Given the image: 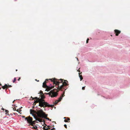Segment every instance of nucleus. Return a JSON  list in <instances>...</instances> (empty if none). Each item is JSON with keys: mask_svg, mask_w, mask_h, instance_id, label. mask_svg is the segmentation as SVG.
I'll return each mask as SVG.
<instances>
[{"mask_svg": "<svg viewBox=\"0 0 130 130\" xmlns=\"http://www.w3.org/2000/svg\"><path fill=\"white\" fill-rule=\"evenodd\" d=\"M49 80H51L52 82H53L54 84L55 85L57 86V89H54L53 90H51L50 92L47 93V94L49 95L52 97H55L57 96L58 95L57 92H58L57 89L61 90V91H65L66 90V86L68 85V81L67 80H64V82H63V80L61 79L60 80V81H57V80L55 78L50 79Z\"/></svg>", "mask_w": 130, "mask_h": 130, "instance_id": "obj_1", "label": "nucleus"}, {"mask_svg": "<svg viewBox=\"0 0 130 130\" xmlns=\"http://www.w3.org/2000/svg\"><path fill=\"white\" fill-rule=\"evenodd\" d=\"M30 114L32 115L35 120L40 122L44 121L43 119L44 118L48 120H50L48 118L46 117L47 115L41 109L37 111V112L33 110L30 109Z\"/></svg>", "mask_w": 130, "mask_h": 130, "instance_id": "obj_2", "label": "nucleus"}, {"mask_svg": "<svg viewBox=\"0 0 130 130\" xmlns=\"http://www.w3.org/2000/svg\"><path fill=\"white\" fill-rule=\"evenodd\" d=\"M48 103L44 101H41L39 103V106L41 107H46L48 106Z\"/></svg>", "mask_w": 130, "mask_h": 130, "instance_id": "obj_3", "label": "nucleus"}, {"mask_svg": "<svg viewBox=\"0 0 130 130\" xmlns=\"http://www.w3.org/2000/svg\"><path fill=\"white\" fill-rule=\"evenodd\" d=\"M28 120L27 123H29V124L31 125L32 121V118L30 116L28 117Z\"/></svg>", "mask_w": 130, "mask_h": 130, "instance_id": "obj_4", "label": "nucleus"}, {"mask_svg": "<svg viewBox=\"0 0 130 130\" xmlns=\"http://www.w3.org/2000/svg\"><path fill=\"white\" fill-rule=\"evenodd\" d=\"M115 33H116V36L118 35L120 33V31H119L118 30L116 29L114 30Z\"/></svg>", "mask_w": 130, "mask_h": 130, "instance_id": "obj_5", "label": "nucleus"}, {"mask_svg": "<svg viewBox=\"0 0 130 130\" xmlns=\"http://www.w3.org/2000/svg\"><path fill=\"white\" fill-rule=\"evenodd\" d=\"M48 81V80L47 79H46L45 81L43 83V87H45L46 86V85L45 84Z\"/></svg>", "mask_w": 130, "mask_h": 130, "instance_id": "obj_6", "label": "nucleus"}, {"mask_svg": "<svg viewBox=\"0 0 130 130\" xmlns=\"http://www.w3.org/2000/svg\"><path fill=\"white\" fill-rule=\"evenodd\" d=\"M9 86L11 87V85L10 86H7L6 84L4 86H3L2 87V88L3 89H5V88H8L9 87Z\"/></svg>", "mask_w": 130, "mask_h": 130, "instance_id": "obj_7", "label": "nucleus"}, {"mask_svg": "<svg viewBox=\"0 0 130 130\" xmlns=\"http://www.w3.org/2000/svg\"><path fill=\"white\" fill-rule=\"evenodd\" d=\"M63 93H64V92H63ZM63 94H64V93H63ZM63 95H64V94H62V95L61 96L60 98H59L58 102H60V101H61V100L62 99V98L64 96Z\"/></svg>", "mask_w": 130, "mask_h": 130, "instance_id": "obj_8", "label": "nucleus"}, {"mask_svg": "<svg viewBox=\"0 0 130 130\" xmlns=\"http://www.w3.org/2000/svg\"><path fill=\"white\" fill-rule=\"evenodd\" d=\"M37 122L36 121H32V123L30 125H31L32 126H33V125H34L36 123H37Z\"/></svg>", "mask_w": 130, "mask_h": 130, "instance_id": "obj_9", "label": "nucleus"}, {"mask_svg": "<svg viewBox=\"0 0 130 130\" xmlns=\"http://www.w3.org/2000/svg\"><path fill=\"white\" fill-rule=\"evenodd\" d=\"M79 77L80 78V80L81 81L83 79V78L82 77V75H80V73H79Z\"/></svg>", "mask_w": 130, "mask_h": 130, "instance_id": "obj_10", "label": "nucleus"}, {"mask_svg": "<svg viewBox=\"0 0 130 130\" xmlns=\"http://www.w3.org/2000/svg\"><path fill=\"white\" fill-rule=\"evenodd\" d=\"M43 128L44 130H48L49 129H50V128H49L48 129L45 126Z\"/></svg>", "mask_w": 130, "mask_h": 130, "instance_id": "obj_11", "label": "nucleus"}, {"mask_svg": "<svg viewBox=\"0 0 130 130\" xmlns=\"http://www.w3.org/2000/svg\"><path fill=\"white\" fill-rule=\"evenodd\" d=\"M49 87L51 88V89L53 88L54 86H52L51 84H50V85L49 86Z\"/></svg>", "mask_w": 130, "mask_h": 130, "instance_id": "obj_12", "label": "nucleus"}, {"mask_svg": "<svg viewBox=\"0 0 130 130\" xmlns=\"http://www.w3.org/2000/svg\"><path fill=\"white\" fill-rule=\"evenodd\" d=\"M32 126H33V127H32V128H33L35 129H36L37 128V126H34L33 125Z\"/></svg>", "mask_w": 130, "mask_h": 130, "instance_id": "obj_13", "label": "nucleus"}, {"mask_svg": "<svg viewBox=\"0 0 130 130\" xmlns=\"http://www.w3.org/2000/svg\"><path fill=\"white\" fill-rule=\"evenodd\" d=\"M16 78H14V80L13 81V83H14L15 82V81H16Z\"/></svg>", "mask_w": 130, "mask_h": 130, "instance_id": "obj_14", "label": "nucleus"}, {"mask_svg": "<svg viewBox=\"0 0 130 130\" xmlns=\"http://www.w3.org/2000/svg\"><path fill=\"white\" fill-rule=\"evenodd\" d=\"M5 111L6 112V114H7V113H8V112H9V111L8 110H5Z\"/></svg>", "mask_w": 130, "mask_h": 130, "instance_id": "obj_15", "label": "nucleus"}, {"mask_svg": "<svg viewBox=\"0 0 130 130\" xmlns=\"http://www.w3.org/2000/svg\"><path fill=\"white\" fill-rule=\"evenodd\" d=\"M28 117H26L25 119V120H27V122H28Z\"/></svg>", "mask_w": 130, "mask_h": 130, "instance_id": "obj_16", "label": "nucleus"}, {"mask_svg": "<svg viewBox=\"0 0 130 130\" xmlns=\"http://www.w3.org/2000/svg\"><path fill=\"white\" fill-rule=\"evenodd\" d=\"M89 38H88L87 39V40L86 41V43H87L88 42V41L89 40Z\"/></svg>", "mask_w": 130, "mask_h": 130, "instance_id": "obj_17", "label": "nucleus"}, {"mask_svg": "<svg viewBox=\"0 0 130 130\" xmlns=\"http://www.w3.org/2000/svg\"><path fill=\"white\" fill-rule=\"evenodd\" d=\"M85 86L83 87L82 88V89L83 90H84L85 89Z\"/></svg>", "mask_w": 130, "mask_h": 130, "instance_id": "obj_18", "label": "nucleus"}, {"mask_svg": "<svg viewBox=\"0 0 130 130\" xmlns=\"http://www.w3.org/2000/svg\"><path fill=\"white\" fill-rule=\"evenodd\" d=\"M64 127H65L66 128H67V125H66V124H64Z\"/></svg>", "mask_w": 130, "mask_h": 130, "instance_id": "obj_19", "label": "nucleus"}, {"mask_svg": "<svg viewBox=\"0 0 130 130\" xmlns=\"http://www.w3.org/2000/svg\"><path fill=\"white\" fill-rule=\"evenodd\" d=\"M38 99V98L37 97H35L34 98V99Z\"/></svg>", "mask_w": 130, "mask_h": 130, "instance_id": "obj_20", "label": "nucleus"}, {"mask_svg": "<svg viewBox=\"0 0 130 130\" xmlns=\"http://www.w3.org/2000/svg\"><path fill=\"white\" fill-rule=\"evenodd\" d=\"M64 121L66 122H68V121L66 120H64Z\"/></svg>", "mask_w": 130, "mask_h": 130, "instance_id": "obj_21", "label": "nucleus"}, {"mask_svg": "<svg viewBox=\"0 0 130 130\" xmlns=\"http://www.w3.org/2000/svg\"><path fill=\"white\" fill-rule=\"evenodd\" d=\"M20 79V78H19V79H18V81H19Z\"/></svg>", "mask_w": 130, "mask_h": 130, "instance_id": "obj_22", "label": "nucleus"}, {"mask_svg": "<svg viewBox=\"0 0 130 130\" xmlns=\"http://www.w3.org/2000/svg\"><path fill=\"white\" fill-rule=\"evenodd\" d=\"M22 118H24L25 117V116H23L22 117Z\"/></svg>", "mask_w": 130, "mask_h": 130, "instance_id": "obj_23", "label": "nucleus"}, {"mask_svg": "<svg viewBox=\"0 0 130 130\" xmlns=\"http://www.w3.org/2000/svg\"><path fill=\"white\" fill-rule=\"evenodd\" d=\"M70 120V119L69 118H68L67 120Z\"/></svg>", "mask_w": 130, "mask_h": 130, "instance_id": "obj_24", "label": "nucleus"}, {"mask_svg": "<svg viewBox=\"0 0 130 130\" xmlns=\"http://www.w3.org/2000/svg\"><path fill=\"white\" fill-rule=\"evenodd\" d=\"M15 101V100H14V101H13V103Z\"/></svg>", "mask_w": 130, "mask_h": 130, "instance_id": "obj_25", "label": "nucleus"}, {"mask_svg": "<svg viewBox=\"0 0 130 130\" xmlns=\"http://www.w3.org/2000/svg\"><path fill=\"white\" fill-rule=\"evenodd\" d=\"M13 110H15V109H14V108H13Z\"/></svg>", "mask_w": 130, "mask_h": 130, "instance_id": "obj_26", "label": "nucleus"}, {"mask_svg": "<svg viewBox=\"0 0 130 130\" xmlns=\"http://www.w3.org/2000/svg\"><path fill=\"white\" fill-rule=\"evenodd\" d=\"M76 58H77V60H78V58H77L76 57Z\"/></svg>", "mask_w": 130, "mask_h": 130, "instance_id": "obj_27", "label": "nucleus"}, {"mask_svg": "<svg viewBox=\"0 0 130 130\" xmlns=\"http://www.w3.org/2000/svg\"><path fill=\"white\" fill-rule=\"evenodd\" d=\"M50 120V121H51V119H50V120Z\"/></svg>", "mask_w": 130, "mask_h": 130, "instance_id": "obj_28", "label": "nucleus"}, {"mask_svg": "<svg viewBox=\"0 0 130 130\" xmlns=\"http://www.w3.org/2000/svg\"><path fill=\"white\" fill-rule=\"evenodd\" d=\"M66 117H64V119H66Z\"/></svg>", "mask_w": 130, "mask_h": 130, "instance_id": "obj_29", "label": "nucleus"}, {"mask_svg": "<svg viewBox=\"0 0 130 130\" xmlns=\"http://www.w3.org/2000/svg\"><path fill=\"white\" fill-rule=\"evenodd\" d=\"M2 85L0 84V86H1Z\"/></svg>", "mask_w": 130, "mask_h": 130, "instance_id": "obj_30", "label": "nucleus"}, {"mask_svg": "<svg viewBox=\"0 0 130 130\" xmlns=\"http://www.w3.org/2000/svg\"><path fill=\"white\" fill-rule=\"evenodd\" d=\"M3 110H4V109H3Z\"/></svg>", "mask_w": 130, "mask_h": 130, "instance_id": "obj_31", "label": "nucleus"}, {"mask_svg": "<svg viewBox=\"0 0 130 130\" xmlns=\"http://www.w3.org/2000/svg\"><path fill=\"white\" fill-rule=\"evenodd\" d=\"M15 0V1H17V0Z\"/></svg>", "mask_w": 130, "mask_h": 130, "instance_id": "obj_32", "label": "nucleus"}, {"mask_svg": "<svg viewBox=\"0 0 130 130\" xmlns=\"http://www.w3.org/2000/svg\"><path fill=\"white\" fill-rule=\"evenodd\" d=\"M37 81L38 82H39V80H37Z\"/></svg>", "mask_w": 130, "mask_h": 130, "instance_id": "obj_33", "label": "nucleus"}]
</instances>
